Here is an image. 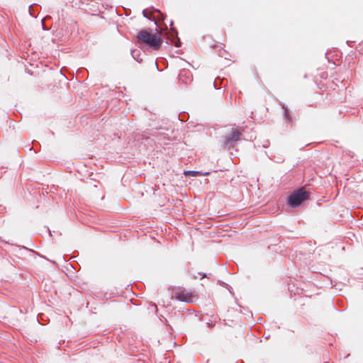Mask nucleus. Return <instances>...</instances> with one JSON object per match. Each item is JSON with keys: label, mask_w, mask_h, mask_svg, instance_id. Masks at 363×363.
<instances>
[{"label": "nucleus", "mask_w": 363, "mask_h": 363, "mask_svg": "<svg viewBox=\"0 0 363 363\" xmlns=\"http://www.w3.org/2000/svg\"><path fill=\"white\" fill-rule=\"evenodd\" d=\"M138 39L139 43L145 44L156 50L160 48L162 43L160 32L152 33L146 30H140L138 33Z\"/></svg>", "instance_id": "1"}, {"label": "nucleus", "mask_w": 363, "mask_h": 363, "mask_svg": "<svg viewBox=\"0 0 363 363\" xmlns=\"http://www.w3.org/2000/svg\"><path fill=\"white\" fill-rule=\"evenodd\" d=\"M243 129L238 128H232L226 133L223 139V148L230 150L233 148L235 143L240 139L242 135Z\"/></svg>", "instance_id": "2"}, {"label": "nucleus", "mask_w": 363, "mask_h": 363, "mask_svg": "<svg viewBox=\"0 0 363 363\" xmlns=\"http://www.w3.org/2000/svg\"><path fill=\"white\" fill-rule=\"evenodd\" d=\"M309 197V193L303 188L294 191L288 197V204L296 208L299 206L303 201L307 200Z\"/></svg>", "instance_id": "3"}, {"label": "nucleus", "mask_w": 363, "mask_h": 363, "mask_svg": "<svg viewBox=\"0 0 363 363\" xmlns=\"http://www.w3.org/2000/svg\"><path fill=\"white\" fill-rule=\"evenodd\" d=\"M175 296L178 300L186 303H192L197 298V296L194 292L184 289H177L175 292Z\"/></svg>", "instance_id": "4"}, {"label": "nucleus", "mask_w": 363, "mask_h": 363, "mask_svg": "<svg viewBox=\"0 0 363 363\" xmlns=\"http://www.w3.org/2000/svg\"><path fill=\"white\" fill-rule=\"evenodd\" d=\"M210 172H203V171H184V174L185 177H200L208 175Z\"/></svg>", "instance_id": "5"}, {"label": "nucleus", "mask_w": 363, "mask_h": 363, "mask_svg": "<svg viewBox=\"0 0 363 363\" xmlns=\"http://www.w3.org/2000/svg\"><path fill=\"white\" fill-rule=\"evenodd\" d=\"M143 16L146 17L148 19L152 20L153 18H155V9L152 11H149L147 9H145L143 12Z\"/></svg>", "instance_id": "6"}, {"label": "nucleus", "mask_w": 363, "mask_h": 363, "mask_svg": "<svg viewBox=\"0 0 363 363\" xmlns=\"http://www.w3.org/2000/svg\"><path fill=\"white\" fill-rule=\"evenodd\" d=\"M155 18H153L152 20H154L155 22L157 21L164 20V15L159 10L155 9Z\"/></svg>", "instance_id": "7"}, {"label": "nucleus", "mask_w": 363, "mask_h": 363, "mask_svg": "<svg viewBox=\"0 0 363 363\" xmlns=\"http://www.w3.org/2000/svg\"><path fill=\"white\" fill-rule=\"evenodd\" d=\"M285 118H286V122H288V123H291L293 121L292 117L290 115L288 110H285Z\"/></svg>", "instance_id": "8"}, {"label": "nucleus", "mask_w": 363, "mask_h": 363, "mask_svg": "<svg viewBox=\"0 0 363 363\" xmlns=\"http://www.w3.org/2000/svg\"><path fill=\"white\" fill-rule=\"evenodd\" d=\"M204 277H206V274H203L201 275V279H203Z\"/></svg>", "instance_id": "9"}]
</instances>
